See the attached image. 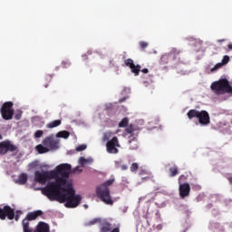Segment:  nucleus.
<instances>
[{"mask_svg": "<svg viewBox=\"0 0 232 232\" xmlns=\"http://www.w3.org/2000/svg\"><path fill=\"white\" fill-rule=\"evenodd\" d=\"M45 193L51 202L54 200L60 202V204H64L65 202V208H77L81 204V200H82L81 195H75V189H73L72 183L68 182V179H66L65 185H61L57 182L51 184Z\"/></svg>", "mask_w": 232, "mask_h": 232, "instance_id": "f257e3e1", "label": "nucleus"}, {"mask_svg": "<svg viewBox=\"0 0 232 232\" xmlns=\"http://www.w3.org/2000/svg\"><path fill=\"white\" fill-rule=\"evenodd\" d=\"M72 171V165L65 163L56 167L54 170L50 171H39L34 172V181L38 184H45L48 180L54 179L55 181L49 182L44 188H42V193L44 197H48L46 190L52 186V184H60V186H66V180L70 179V172Z\"/></svg>", "mask_w": 232, "mask_h": 232, "instance_id": "f03ea898", "label": "nucleus"}, {"mask_svg": "<svg viewBox=\"0 0 232 232\" xmlns=\"http://www.w3.org/2000/svg\"><path fill=\"white\" fill-rule=\"evenodd\" d=\"M115 182L114 179H109L96 188V195L98 198H101L102 202L107 204L108 206H113V200L110 195V186Z\"/></svg>", "mask_w": 232, "mask_h": 232, "instance_id": "7ed1b4c3", "label": "nucleus"}, {"mask_svg": "<svg viewBox=\"0 0 232 232\" xmlns=\"http://www.w3.org/2000/svg\"><path fill=\"white\" fill-rule=\"evenodd\" d=\"M210 90L216 95H226V93H231L232 95V86L226 78L213 82L210 85Z\"/></svg>", "mask_w": 232, "mask_h": 232, "instance_id": "20e7f679", "label": "nucleus"}, {"mask_svg": "<svg viewBox=\"0 0 232 232\" xmlns=\"http://www.w3.org/2000/svg\"><path fill=\"white\" fill-rule=\"evenodd\" d=\"M187 117L189 121L198 119L201 126H208L211 124V117H209V112H208V111H198L197 109H191L188 111Z\"/></svg>", "mask_w": 232, "mask_h": 232, "instance_id": "39448f33", "label": "nucleus"}, {"mask_svg": "<svg viewBox=\"0 0 232 232\" xmlns=\"http://www.w3.org/2000/svg\"><path fill=\"white\" fill-rule=\"evenodd\" d=\"M182 51L177 48H172L169 53L163 54L160 58L161 64H168V63H171V61H177L178 63H182L180 60V55Z\"/></svg>", "mask_w": 232, "mask_h": 232, "instance_id": "423d86ee", "label": "nucleus"}, {"mask_svg": "<svg viewBox=\"0 0 232 232\" xmlns=\"http://www.w3.org/2000/svg\"><path fill=\"white\" fill-rule=\"evenodd\" d=\"M14 102H4L0 109V113L4 121H12V119H14Z\"/></svg>", "mask_w": 232, "mask_h": 232, "instance_id": "0eeeda50", "label": "nucleus"}, {"mask_svg": "<svg viewBox=\"0 0 232 232\" xmlns=\"http://www.w3.org/2000/svg\"><path fill=\"white\" fill-rule=\"evenodd\" d=\"M14 220L15 218V210L12 207L6 205L0 208V220Z\"/></svg>", "mask_w": 232, "mask_h": 232, "instance_id": "6e6552de", "label": "nucleus"}, {"mask_svg": "<svg viewBox=\"0 0 232 232\" xmlns=\"http://www.w3.org/2000/svg\"><path fill=\"white\" fill-rule=\"evenodd\" d=\"M107 152L117 155L119 153V149L121 148V144L119 143V138L116 136L112 137L111 140L107 141L106 143Z\"/></svg>", "mask_w": 232, "mask_h": 232, "instance_id": "1a4fd4ad", "label": "nucleus"}, {"mask_svg": "<svg viewBox=\"0 0 232 232\" xmlns=\"http://www.w3.org/2000/svg\"><path fill=\"white\" fill-rule=\"evenodd\" d=\"M8 151H17V146L12 144L9 140L0 142V155H6Z\"/></svg>", "mask_w": 232, "mask_h": 232, "instance_id": "9d476101", "label": "nucleus"}, {"mask_svg": "<svg viewBox=\"0 0 232 232\" xmlns=\"http://www.w3.org/2000/svg\"><path fill=\"white\" fill-rule=\"evenodd\" d=\"M42 144L50 150H59V140L55 139L53 135L45 137Z\"/></svg>", "mask_w": 232, "mask_h": 232, "instance_id": "9b49d317", "label": "nucleus"}, {"mask_svg": "<svg viewBox=\"0 0 232 232\" xmlns=\"http://www.w3.org/2000/svg\"><path fill=\"white\" fill-rule=\"evenodd\" d=\"M124 64L125 66L130 69V72L134 73V75L138 76L140 73V68H141L140 65V64L135 65V63L131 58H128L124 60Z\"/></svg>", "mask_w": 232, "mask_h": 232, "instance_id": "f8f14e48", "label": "nucleus"}, {"mask_svg": "<svg viewBox=\"0 0 232 232\" xmlns=\"http://www.w3.org/2000/svg\"><path fill=\"white\" fill-rule=\"evenodd\" d=\"M179 197L181 198H186V197H189V193H191V187L189 183H181L179 186Z\"/></svg>", "mask_w": 232, "mask_h": 232, "instance_id": "ddd939ff", "label": "nucleus"}, {"mask_svg": "<svg viewBox=\"0 0 232 232\" xmlns=\"http://www.w3.org/2000/svg\"><path fill=\"white\" fill-rule=\"evenodd\" d=\"M229 61V56H223L221 63H218L213 68L210 69V72L213 73L214 72H217V70H220V68H222V66H226V64H227Z\"/></svg>", "mask_w": 232, "mask_h": 232, "instance_id": "4468645a", "label": "nucleus"}, {"mask_svg": "<svg viewBox=\"0 0 232 232\" xmlns=\"http://www.w3.org/2000/svg\"><path fill=\"white\" fill-rule=\"evenodd\" d=\"M43 215V211L42 210H36L34 212H29L25 218H24V220H27V222H30L32 220H35L38 217H41Z\"/></svg>", "mask_w": 232, "mask_h": 232, "instance_id": "2eb2a0df", "label": "nucleus"}, {"mask_svg": "<svg viewBox=\"0 0 232 232\" xmlns=\"http://www.w3.org/2000/svg\"><path fill=\"white\" fill-rule=\"evenodd\" d=\"M34 232H50V225L44 222H39Z\"/></svg>", "mask_w": 232, "mask_h": 232, "instance_id": "dca6fc26", "label": "nucleus"}, {"mask_svg": "<svg viewBox=\"0 0 232 232\" xmlns=\"http://www.w3.org/2000/svg\"><path fill=\"white\" fill-rule=\"evenodd\" d=\"M129 148L130 150H139V140L136 137L130 136Z\"/></svg>", "mask_w": 232, "mask_h": 232, "instance_id": "f3484780", "label": "nucleus"}, {"mask_svg": "<svg viewBox=\"0 0 232 232\" xmlns=\"http://www.w3.org/2000/svg\"><path fill=\"white\" fill-rule=\"evenodd\" d=\"M35 150L38 153L43 154V153H48L50 151V149L47 147H44L43 144H39L35 147Z\"/></svg>", "mask_w": 232, "mask_h": 232, "instance_id": "a211bd4d", "label": "nucleus"}, {"mask_svg": "<svg viewBox=\"0 0 232 232\" xmlns=\"http://www.w3.org/2000/svg\"><path fill=\"white\" fill-rule=\"evenodd\" d=\"M23 226V231L24 232H32V228L30 227V221H27V219H23L22 221Z\"/></svg>", "mask_w": 232, "mask_h": 232, "instance_id": "6ab92c4d", "label": "nucleus"}, {"mask_svg": "<svg viewBox=\"0 0 232 232\" xmlns=\"http://www.w3.org/2000/svg\"><path fill=\"white\" fill-rule=\"evenodd\" d=\"M113 227L109 222L102 224L101 231L102 232H111Z\"/></svg>", "mask_w": 232, "mask_h": 232, "instance_id": "aec40b11", "label": "nucleus"}, {"mask_svg": "<svg viewBox=\"0 0 232 232\" xmlns=\"http://www.w3.org/2000/svg\"><path fill=\"white\" fill-rule=\"evenodd\" d=\"M169 177H177L179 175V167L177 165H174L169 168Z\"/></svg>", "mask_w": 232, "mask_h": 232, "instance_id": "412c9836", "label": "nucleus"}, {"mask_svg": "<svg viewBox=\"0 0 232 232\" xmlns=\"http://www.w3.org/2000/svg\"><path fill=\"white\" fill-rule=\"evenodd\" d=\"M56 137L58 139H68V137H70V132L68 130H61L56 133Z\"/></svg>", "mask_w": 232, "mask_h": 232, "instance_id": "4be33fe9", "label": "nucleus"}, {"mask_svg": "<svg viewBox=\"0 0 232 232\" xmlns=\"http://www.w3.org/2000/svg\"><path fill=\"white\" fill-rule=\"evenodd\" d=\"M26 182H28V175H26L25 173H22L19 177H18V184H26Z\"/></svg>", "mask_w": 232, "mask_h": 232, "instance_id": "5701e85b", "label": "nucleus"}, {"mask_svg": "<svg viewBox=\"0 0 232 232\" xmlns=\"http://www.w3.org/2000/svg\"><path fill=\"white\" fill-rule=\"evenodd\" d=\"M61 122H62L61 120H55L49 122L46 127L52 130L53 128H57V126H61Z\"/></svg>", "mask_w": 232, "mask_h": 232, "instance_id": "b1692460", "label": "nucleus"}, {"mask_svg": "<svg viewBox=\"0 0 232 232\" xmlns=\"http://www.w3.org/2000/svg\"><path fill=\"white\" fill-rule=\"evenodd\" d=\"M111 137H113V132L106 131L105 133H103L102 136L103 142L109 141L111 139Z\"/></svg>", "mask_w": 232, "mask_h": 232, "instance_id": "393cba45", "label": "nucleus"}, {"mask_svg": "<svg viewBox=\"0 0 232 232\" xmlns=\"http://www.w3.org/2000/svg\"><path fill=\"white\" fill-rule=\"evenodd\" d=\"M130 122V120L128 118H123L121 122L119 123V128H126Z\"/></svg>", "mask_w": 232, "mask_h": 232, "instance_id": "a878e982", "label": "nucleus"}, {"mask_svg": "<svg viewBox=\"0 0 232 232\" xmlns=\"http://www.w3.org/2000/svg\"><path fill=\"white\" fill-rule=\"evenodd\" d=\"M45 83L44 84V88H48V84L52 82V75H46L44 78Z\"/></svg>", "mask_w": 232, "mask_h": 232, "instance_id": "bb28decb", "label": "nucleus"}, {"mask_svg": "<svg viewBox=\"0 0 232 232\" xmlns=\"http://www.w3.org/2000/svg\"><path fill=\"white\" fill-rule=\"evenodd\" d=\"M62 66L63 68H70V66H72V62H70V60H63L62 62Z\"/></svg>", "mask_w": 232, "mask_h": 232, "instance_id": "cd10ccee", "label": "nucleus"}, {"mask_svg": "<svg viewBox=\"0 0 232 232\" xmlns=\"http://www.w3.org/2000/svg\"><path fill=\"white\" fill-rule=\"evenodd\" d=\"M43 135H44V131L38 130L34 132V139H41Z\"/></svg>", "mask_w": 232, "mask_h": 232, "instance_id": "c85d7f7f", "label": "nucleus"}, {"mask_svg": "<svg viewBox=\"0 0 232 232\" xmlns=\"http://www.w3.org/2000/svg\"><path fill=\"white\" fill-rule=\"evenodd\" d=\"M139 44H140V50L144 51L146 50V47L149 46L150 44H148V42L140 41Z\"/></svg>", "mask_w": 232, "mask_h": 232, "instance_id": "c756f323", "label": "nucleus"}, {"mask_svg": "<svg viewBox=\"0 0 232 232\" xmlns=\"http://www.w3.org/2000/svg\"><path fill=\"white\" fill-rule=\"evenodd\" d=\"M186 180H188V177L186 175L182 174L179 176L178 182H179V184H183L182 182H186Z\"/></svg>", "mask_w": 232, "mask_h": 232, "instance_id": "7c9ffc66", "label": "nucleus"}, {"mask_svg": "<svg viewBox=\"0 0 232 232\" xmlns=\"http://www.w3.org/2000/svg\"><path fill=\"white\" fill-rule=\"evenodd\" d=\"M127 133H130L131 135V133H134L135 131V126H133V124H130L127 129H126Z\"/></svg>", "mask_w": 232, "mask_h": 232, "instance_id": "2f4dec72", "label": "nucleus"}, {"mask_svg": "<svg viewBox=\"0 0 232 232\" xmlns=\"http://www.w3.org/2000/svg\"><path fill=\"white\" fill-rule=\"evenodd\" d=\"M137 169H139V163H132L130 166V171L134 173Z\"/></svg>", "mask_w": 232, "mask_h": 232, "instance_id": "473e14b6", "label": "nucleus"}, {"mask_svg": "<svg viewBox=\"0 0 232 232\" xmlns=\"http://www.w3.org/2000/svg\"><path fill=\"white\" fill-rule=\"evenodd\" d=\"M86 148H88V146H86L85 144L79 145L78 147H76V151H84Z\"/></svg>", "mask_w": 232, "mask_h": 232, "instance_id": "72a5a7b5", "label": "nucleus"}, {"mask_svg": "<svg viewBox=\"0 0 232 232\" xmlns=\"http://www.w3.org/2000/svg\"><path fill=\"white\" fill-rule=\"evenodd\" d=\"M116 168H121V171H126L128 165H119V163L116 162Z\"/></svg>", "mask_w": 232, "mask_h": 232, "instance_id": "f704fd0d", "label": "nucleus"}, {"mask_svg": "<svg viewBox=\"0 0 232 232\" xmlns=\"http://www.w3.org/2000/svg\"><path fill=\"white\" fill-rule=\"evenodd\" d=\"M21 213H23L21 210H17L16 214H14V218L15 219L16 222L19 221V218L21 217Z\"/></svg>", "mask_w": 232, "mask_h": 232, "instance_id": "c9c22d12", "label": "nucleus"}, {"mask_svg": "<svg viewBox=\"0 0 232 232\" xmlns=\"http://www.w3.org/2000/svg\"><path fill=\"white\" fill-rule=\"evenodd\" d=\"M87 162L88 160L84 157L80 158V164H82V166H84Z\"/></svg>", "mask_w": 232, "mask_h": 232, "instance_id": "e433bc0d", "label": "nucleus"}, {"mask_svg": "<svg viewBox=\"0 0 232 232\" xmlns=\"http://www.w3.org/2000/svg\"><path fill=\"white\" fill-rule=\"evenodd\" d=\"M21 117H23V113L22 112H18L14 115V119L15 121H21Z\"/></svg>", "mask_w": 232, "mask_h": 232, "instance_id": "4c0bfd02", "label": "nucleus"}, {"mask_svg": "<svg viewBox=\"0 0 232 232\" xmlns=\"http://www.w3.org/2000/svg\"><path fill=\"white\" fill-rule=\"evenodd\" d=\"M110 232H121V227H116L115 228H113Z\"/></svg>", "mask_w": 232, "mask_h": 232, "instance_id": "58836bf2", "label": "nucleus"}, {"mask_svg": "<svg viewBox=\"0 0 232 232\" xmlns=\"http://www.w3.org/2000/svg\"><path fill=\"white\" fill-rule=\"evenodd\" d=\"M126 99H129V96H125V97H123V98H121V99L119 100V102H120V103L124 102V101H126Z\"/></svg>", "mask_w": 232, "mask_h": 232, "instance_id": "ea45409f", "label": "nucleus"}, {"mask_svg": "<svg viewBox=\"0 0 232 232\" xmlns=\"http://www.w3.org/2000/svg\"><path fill=\"white\" fill-rule=\"evenodd\" d=\"M142 73H148L149 70L147 68L141 70Z\"/></svg>", "mask_w": 232, "mask_h": 232, "instance_id": "a19ab883", "label": "nucleus"}, {"mask_svg": "<svg viewBox=\"0 0 232 232\" xmlns=\"http://www.w3.org/2000/svg\"><path fill=\"white\" fill-rule=\"evenodd\" d=\"M227 48H228L229 50H232V44H229L227 45Z\"/></svg>", "mask_w": 232, "mask_h": 232, "instance_id": "79ce46f5", "label": "nucleus"}, {"mask_svg": "<svg viewBox=\"0 0 232 232\" xmlns=\"http://www.w3.org/2000/svg\"><path fill=\"white\" fill-rule=\"evenodd\" d=\"M144 180H150V177H147V178H143Z\"/></svg>", "mask_w": 232, "mask_h": 232, "instance_id": "37998d69", "label": "nucleus"}, {"mask_svg": "<svg viewBox=\"0 0 232 232\" xmlns=\"http://www.w3.org/2000/svg\"><path fill=\"white\" fill-rule=\"evenodd\" d=\"M0 140H3V135L0 134Z\"/></svg>", "mask_w": 232, "mask_h": 232, "instance_id": "c03bdc74", "label": "nucleus"}, {"mask_svg": "<svg viewBox=\"0 0 232 232\" xmlns=\"http://www.w3.org/2000/svg\"><path fill=\"white\" fill-rule=\"evenodd\" d=\"M218 43H224V40H218Z\"/></svg>", "mask_w": 232, "mask_h": 232, "instance_id": "a18cd8bd", "label": "nucleus"}, {"mask_svg": "<svg viewBox=\"0 0 232 232\" xmlns=\"http://www.w3.org/2000/svg\"><path fill=\"white\" fill-rule=\"evenodd\" d=\"M85 209H88V205H84Z\"/></svg>", "mask_w": 232, "mask_h": 232, "instance_id": "49530a36", "label": "nucleus"}, {"mask_svg": "<svg viewBox=\"0 0 232 232\" xmlns=\"http://www.w3.org/2000/svg\"><path fill=\"white\" fill-rule=\"evenodd\" d=\"M92 224H95V222H92Z\"/></svg>", "mask_w": 232, "mask_h": 232, "instance_id": "de8ad7c7", "label": "nucleus"}]
</instances>
